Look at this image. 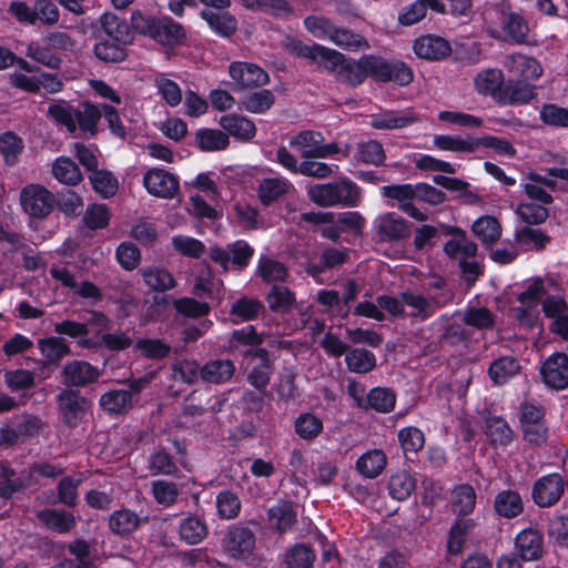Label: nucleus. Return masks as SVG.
Here are the masks:
<instances>
[{
	"instance_id": "f257e3e1",
	"label": "nucleus",
	"mask_w": 568,
	"mask_h": 568,
	"mask_svg": "<svg viewBox=\"0 0 568 568\" xmlns=\"http://www.w3.org/2000/svg\"><path fill=\"white\" fill-rule=\"evenodd\" d=\"M285 47L290 52L310 59L353 85L362 83L367 75L373 77V71L366 65L367 60H374L373 55L363 57L357 62L349 61L336 50L317 43L305 44L295 39H287Z\"/></svg>"
},
{
	"instance_id": "f03ea898",
	"label": "nucleus",
	"mask_w": 568,
	"mask_h": 568,
	"mask_svg": "<svg viewBox=\"0 0 568 568\" xmlns=\"http://www.w3.org/2000/svg\"><path fill=\"white\" fill-rule=\"evenodd\" d=\"M474 88L480 95L491 97L496 102L507 105L527 104L531 88L525 84H509L497 68L485 69L474 78Z\"/></svg>"
},
{
	"instance_id": "7ed1b4c3",
	"label": "nucleus",
	"mask_w": 568,
	"mask_h": 568,
	"mask_svg": "<svg viewBox=\"0 0 568 568\" xmlns=\"http://www.w3.org/2000/svg\"><path fill=\"white\" fill-rule=\"evenodd\" d=\"M48 113L57 123L64 125L70 133H75L79 130L84 135L93 136L98 131L102 108L99 109L90 102H84L82 110H78L60 101L52 103Z\"/></svg>"
},
{
	"instance_id": "20e7f679",
	"label": "nucleus",
	"mask_w": 568,
	"mask_h": 568,
	"mask_svg": "<svg viewBox=\"0 0 568 568\" xmlns=\"http://www.w3.org/2000/svg\"><path fill=\"white\" fill-rule=\"evenodd\" d=\"M131 26L139 33L149 36L162 45L175 47L183 42L185 31L182 26L170 17L154 18L134 11L131 16Z\"/></svg>"
},
{
	"instance_id": "39448f33",
	"label": "nucleus",
	"mask_w": 568,
	"mask_h": 568,
	"mask_svg": "<svg viewBox=\"0 0 568 568\" xmlns=\"http://www.w3.org/2000/svg\"><path fill=\"white\" fill-rule=\"evenodd\" d=\"M503 67L516 79L509 80V84H525L531 88V97L527 100V103L536 99L537 87L535 82L544 74V67L538 59L521 52H514L505 57Z\"/></svg>"
},
{
	"instance_id": "423d86ee",
	"label": "nucleus",
	"mask_w": 568,
	"mask_h": 568,
	"mask_svg": "<svg viewBox=\"0 0 568 568\" xmlns=\"http://www.w3.org/2000/svg\"><path fill=\"white\" fill-rule=\"evenodd\" d=\"M54 203L53 193L40 184H28L20 192L22 210L32 217L42 219L49 215Z\"/></svg>"
},
{
	"instance_id": "0eeeda50",
	"label": "nucleus",
	"mask_w": 568,
	"mask_h": 568,
	"mask_svg": "<svg viewBox=\"0 0 568 568\" xmlns=\"http://www.w3.org/2000/svg\"><path fill=\"white\" fill-rule=\"evenodd\" d=\"M374 235L381 242H397L409 236V223L395 212L378 214L372 223Z\"/></svg>"
},
{
	"instance_id": "6e6552de",
	"label": "nucleus",
	"mask_w": 568,
	"mask_h": 568,
	"mask_svg": "<svg viewBox=\"0 0 568 568\" xmlns=\"http://www.w3.org/2000/svg\"><path fill=\"white\" fill-rule=\"evenodd\" d=\"M545 294L544 282L538 278L518 296L519 305L514 307L516 318L525 326H532L538 320L539 301Z\"/></svg>"
},
{
	"instance_id": "1a4fd4ad",
	"label": "nucleus",
	"mask_w": 568,
	"mask_h": 568,
	"mask_svg": "<svg viewBox=\"0 0 568 568\" xmlns=\"http://www.w3.org/2000/svg\"><path fill=\"white\" fill-rule=\"evenodd\" d=\"M366 65L373 71V78L378 81H393L399 85H407L414 78L412 69L400 61L387 62L374 57V60L366 61Z\"/></svg>"
},
{
	"instance_id": "9d476101",
	"label": "nucleus",
	"mask_w": 568,
	"mask_h": 568,
	"mask_svg": "<svg viewBox=\"0 0 568 568\" xmlns=\"http://www.w3.org/2000/svg\"><path fill=\"white\" fill-rule=\"evenodd\" d=\"M225 551L235 559L248 561L253 557L255 536L245 527H232L223 541Z\"/></svg>"
},
{
	"instance_id": "9b49d317",
	"label": "nucleus",
	"mask_w": 568,
	"mask_h": 568,
	"mask_svg": "<svg viewBox=\"0 0 568 568\" xmlns=\"http://www.w3.org/2000/svg\"><path fill=\"white\" fill-rule=\"evenodd\" d=\"M565 490V481L559 474H548L537 479L532 486V500L539 507H550L558 503Z\"/></svg>"
},
{
	"instance_id": "f8f14e48",
	"label": "nucleus",
	"mask_w": 568,
	"mask_h": 568,
	"mask_svg": "<svg viewBox=\"0 0 568 568\" xmlns=\"http://www.w3.org/2000/svg\"><path fill=\"white\" fill-rule=\"evenodd\" d=\"M143 184L151 195L161 199H172L179 191L178 178L160 168L148 170L143 176Z\"/></svg>"
},
{
	"instance_id": "ddd939ff",
	"label": "nucleus",
	"mask_w": 568,
	"mask_h": 568,
	"mask_svg": "<svg viewBox=\"0 0 568 568\" xmlns=\"http://www.w3.org/2000/svg\"><path fill=\"white\" fill-rule=\"evenodd\" d=\"M540 373L547 386L565 389L568 386V356L564 353L549 356L544 362Z\"/></svg>"
},
{
	"instance_id": "4468645a",
	"label": "nucleus",
	"mask_w": 568,
	"mask_h": 568,
	"mask_svg": "<svg viewBox=\"0 0 568 568\" xmlns=\"http://www.w3.org/2000/svg\"><path fill=\"white\" fill-rule=\"evenodd\" d=\"M545 316L551 320L550 331L568 339V305L561 296H548L542 302Z\"/></svg>"
},
{
	"instance_id": "2eb2a0df",
	"label": "nucleus",
	"mask_w": 568,
	"mask_h": 568,
	"mask_svg": "<svg viewBox=\"0 0 568 568\" xmlns=\"http://www.w3.org/2000/svg\"><path fill=\"white\" fill-rule=\"evenodd\" d=\"M229 73L235 85L244 89L262 87L268 82V74L258 65L247 62H233L229 67Z\"/></svg>"
},
{
	"instance_id": "dca6fc26",
	"label": "nucleus",
	"mask_w": 568,
	"mask_h": 568,
	"mask_svg": "<svg viewBox=\"0 0 568 568\" xmlns=\"http://www.w3.org/2000/svg\"><path fill=\"white\" fill-rule=\"evenodd\" d=\"M413 49L418 58L426 60H440L452 52L450 44L446 39L432 34L417 38Z\"/></svg>"
},
{
	"instance_id": "f3484780",
	"label": "nucleus",
	"mask_w": 568,
	"mask_h": 568,
	"mask_svg": "<svg viewBox=\"0 0 568 568\" xmlns=\"http://www.w3.org/2000/svg\"><path fill=\"white\" fill-rule=\"evenodd\" d=\"M59 406L64 420L75 425L89 409V402L73 390H63L59 396Z\"/></svg>"
},
{
	"instance_id": "a211bd4d",
	"label": "nucleus",
	"mask_w": 568,
	"mask_h": 568,
	"mask_svg": "<svg viewBox=\"0 0 568 568\" xmlns=\"http://www.w3.org/2000/svg\"><path fill=\"white\" fill-rule=\"evenodd\" d=\"M515 545L524 560H536L542 554V537L532 528L521 530L516 537Z\"/></svg>"
},
{
	"instance_id": "6ab92c4d",
	"label": "nucleus",
	"mask_w": 568,
	"mask_h": 568,
	"mask_svg": "<svg viewBox=\"0 0 568 568\" xmlns=\"http://www.w3.org/2000/svg\"><path fill=\"white\" fill-rule=\"evenodd\" d=\"M523 187L531 201L549 204L552 201L550 191H554L556 183L552 180L539 174L530 173L523 182Z\"/></svg>"
},
{
	"instance_id": "aec40b11",
	"label": "nucleus",
	"mask_w": 568,
	"mask_h": 568,
	"mask_svg": "<svg viewBox=\"0 0 568 568\" xmlns=\"http://www.w3.org/2000/svg\"><path fill=\"white\" fill-rule=\"evenodd\" d=\"M219 123L230 135L242 141L253 139L256 133L255 124L242 115L226 114L221 116Z\"/></svg>"
},
{
	"instance_id": "412c9836",
	"label": "nucleus",
	"mask_w": 568,
	"mask_h": 568,
	"mask_svg": "<svg viewBox=\"0 0 568 568\" xmlns=\"http://www.w3.org/2000/svg\"><path fill=\"white\" fill-rule=\"evenodd\" d=\"M63 375L67 384L82 386L97 381L99 372L88 362L73 361L64 366Z\"/></svg>"
},
{
	"instance_id": "4be33fe9",
	"label": "nucleus",
	"mask_w": 568,
	"mask_h": 568,
	"mask_svg": "<svg viewBox=\"0 0 568 568\" xmlns=\"http://www.w3.org/2000/svg\"><path fill=\"white\" fill-rule=\"evenodd\" d=\"M387 465V457L381 449H371L356 460L357 471L365 478H376Z\"/></svg>"
},
{
	"instance_id": "5701e85b",
	"label": "nucleus",
	"mask_w": 568,
	"mask_h": 568,
	"mask_svg": "<svg viewBox=\"0 0 568 568\" xmlns=\"http://www.w3.org/2000/svg\"><path fill=\"white\" fill-rule=\"evenodd\" d=\"M294 189L293 184L284 178H267L260 182L257 187L258 200L267 205Z\"/></svg>"
},
{
	"instance_id": "b1692460",
	"label": "nucleus",
	"mask_w": 568,
	"mask_h": 568,
	"mask_svg": "<svg viewBox=\"0 0 568 568\" xmlns=\"http://www.w3.org/2000/svg\"><path fill=\"white\" fill-rule=\"evenodd\" d=\"M471 231L484 245L495 244L500 239L503 232L499 221L491 215L478 217L473 223Z\"/></svg>"
},
{
	"instance_id": "393cba45",
	"label": "nucleus",
	"mask_w": 568,
	"mask_h": 568,
	"mask_svg": "<svg viewBox=\"0 0 568 568\" xmlns=\"http://www.w3.org/2000/svg\"><path fill=\"white\" fill-rule=\"evenodd\" d=\"M195 144L203 152L225 150L230 144L229 134L217 129H200L195 133Z\"/></svg>"
},
{
	"instance_id": "a878e982",
	"label": "nucleus",
	"mask_w": 568,
	"mask_h": 568,
	"mask_svg": "<svg viewBox=\"0 0 568 568\" xmlns=\"http://www.w3.org/2000/svg\"><path fill=\"white\" fill-rule=\"evenodd\" d=\"M416 121L408 112L384 111L372 115L369 124L378 130H393L405 128Z\"/></svg>"
},
{
	"instance_id": "bb28decb",
	"label": "nucleus",
	"mask_w": 568,
	"mask_h": 568,
	"mask_svg": "<svg viewBox=\"0 0 568 568\" xmlns=\"http://www.w3.org/2000/svg\"><path fill=\"white\" fill-rule=\"evenodd\" d=\"M523 509V499L517 491L506 489L495 497V510L501 517L514 518L521 514Z\"/></svg>"
},
{
	"instance_id": "cd10ccee",
	"label": "nucleus",
	"mask_w": 568,
	"mask_h": 568,
	"mask_svg": "<svg viewBox=\"0 0 568 568\" xmlns=\"http://www.w3.org/2000/svg\"><path fill=\"white\" fill-rule=\"evenodd\" d=\"M476 491L470 485L462 484L456 486L450 495L452 510L458 515L473 513L476 505Z\"/></svg>"
},
{
	"instance_id": "c85d7f7f",
	"label": "nucleus",
	"mask_w": 568,
	"mask_h": 568,
	"mask_svg": "<svg viewBox=\"0 0 568 568\" xmlns=\"http://www.w3.org/2000/svg\"><path fill=\"white\" fill-rule=\"evenodd\" d=\"M268 520L280 532L290 530L296 521V513L291 503L280 501L268 509Z\"/></svg>"
},
{
	"instance_id": "c756f323",
	"label": "nucleus",
	"mask_w": 568,
	"mask_h": 568,
	"mask_svg": "<svg viewBox=\"0 0 568 568\" xmlns=\"http://www.w3.org/2000/svg\"><path fill=\"white\" fill-rule=\"evenodd\" d=\"M102 33L100 37L110 38L120 43H131L128 24L113 13H104L101 19Z\"/></svg>"
},
{
	"instance_id": "7c9ffc66",
	"label": "nucleus",
	"mask_w": 568,
	"mask_h": 568,
	"mask_svg": "<svg viewBox=\"0 0 568 568\" xmlns=\"http://www.w3.org/2000/svg\"><path fill=\"white\" fill-rule=\"evenodd\" d=\"M140 523L141 519L138 514L126 508L113 511L109 519L110 529L119 536L132 534L136 530Z\"/></svg>"
},
{
	"instance_id": "2f4dec72",
	"label": "nucleus",
	"mask_w": 568,
	"mask_h": 568,
	"mask_svg": "<svg viewBox=\"0 0 568 568\" xmlns=\"http://www.w3.org/2000/svg\"><path fill=\"white\" fill-rule=\"evenodd\" d=\"M235 366L229 359H215L206 363L201 369V377L209 383L227 382L234 374Z\"/></svg>"
},
{
	"instance_id": "473e14b6",
	"label": "nucleus",
	"mask_w": 568,
	"mask_h": 568,
	"mask_svg": "<svg viewBox=\"0 0 568 568\" xmlns=\"http://www.w3.org/2000/svg\"><path fill=\"white\" fill-rule=\"evenodd\" d=\"M519 372V364L511 356H503L495 359L488 369L490 379L495 385L506 384Z\"/></svg>"
},
{
	"instance_id": "72a5a7b5",
	"label": "nucleus",
	"mask_w": 568,
	"mask_h": 568,
	"mask_svg": "<svg viewBox=\"0 0 568 568\" xmlns=\"http://www.w3.org/2000/svg\"><path fill=\"white\" fill-rule=\"evenodd\" d=\"M38 347L41 355L50 364H58L64 356L69 355L70 347L62 337L50 336L39 339Z\"/></svg>"
},
{
	"instance_id": "f704fd0d",
	"label": "nucleus",
	"mask_w": 568,
	"mask_h": 568,
	"mask_svg": "<svg viewBox=\"0 0 568 568\" xmlns=\"http://www.w3.org/2000/svg\"><path fill=\"white\" fill-rule=\"evenodd\" d=\"M179 532L186 544L196 545L206 537L207 526L202 518L189 516L181 521Z\"/></svg>"
},
{
	"instance_id": "c9c22d12",
	"label": "nucleus",
	"mask_w": 568,
	"mask_h": 568,
	"mask_svg": "<svg viewBox=\"0 0 568 568\" xmlns=\"http://www.w3.org/2000/svg\"><path fill=\"white\" fill-rule=\"evenodd\" d=\"M129 43H120L116 40L100 37L94 45V53L98 59L105 62H120L126 55V45Z\"/></svg>"
},
{
	"instance_id": "e433bc0d",
	"label": "nucleus",
	"mask_w": 568,
	"mask_h": 568,
	"mask_svg": "<svg viewBox=\"0 0 568 568\" xmlns=\"http://www.w3.org/2000/svg\"><path fill=\"white\" fill-rule=\"evenodd\" d=\"M323 136L318 132L303 131L290 140V146L304 158H316Z\"/></svg>"
},
{
	"instance_id": "4c0bfd02",
	"label": "nucleus",
	"mask_w": 568,
	"mask_h": 568,
	"mask_svg": "<svg viewBox=\"0 0 568 568\" xmlns=\"http://www.w3.org/2000/svg\"><path fill=\"white\" fill-rule=\"evenodd\" d=\"M201 17L207 22L215 33L222 37L233 34L237 27L236 19L229 12H213L204 10L201 12Z\"/></svg>"
},
{
	"instance_id": "58836bf2",
	"label": "nucleus",
	"mask_w": 568,
	"mask_h": 568,
	"mask_svg": "<svg viewBox=\"0 0 568 568\" xmlns=\"http://www.w3.org/2000/svg\"><path fill=\"white\" fill-rule=\"evenodd\" d=\"M54 332L60 335H67L72 338H79L78 344L81 347H97V342L88 337L89 328L85 323L73 321H62L54 324Z\"/></svg>"
},
{
	"instance_id": "ea45409f",
	"label": "nucleus",
	"mask_w": 568,
	"mask_h": 568,
	"mask_svg": "<svg viewBox=\"0 0 568 568\" xmlns=\"http://www.w3.org/2000/svg\"><path fill=\"white\" fill-rule=\"evenodd\" d=\"M53 176L63 184L75 185L82 180L78 165L69 158L60 156L52 165Z\"/></svg>"
},
{
	"instance_id": "a19ab883",
	"label": "nucleus",
	"mask_w": 568,
	"mask_h": 568,
	"mask_svg": "<svg viewBox=\"0 0 568 568\" xmlns=\"http://www.w3.org/2000/svg\"><path fill=\"white\" fill-rule=\"evenodd\" d=\"M416 488L415 479L409 473L402 470L393 474L389 478L388 490L392 498L406 500Z\"/></svg>"
},
{
	"instance_id": "79ce46f5",
	"label": "nucleus",
	"mask_w": 568,
	"mask_h": 568,
	"mask_svg": "<svg viewBox=\"0 0 568 568\" xmlns=\"http://www.w3.org/2000/svg\"><path fill=\"white\" fill-rule=\"evenodd\" d=\"M433 143L438 150L457 153H471L477 149V142H474V139H463L446 134L435 135Z\"/></svg>"
},
{
	"instance_id": "37998d69",
	"label": "nucleus",
	"mask_w": 568,
	"mask_h": 568,
	"mask_svg": "<svg viewBox=\"0 0 568 568\" xmlns=\"http://www.w3.org/2000/svg\"><path fill=\"white\" fill-rule=\"evenodd\" d=\"M100 405L110 414H122L131 407L132 396L129 390H111L101 396Z\"/></svg>"
},
{
	"instance_id": "c03bdc74",
	"label": "nucleus",
	"mask_w": 568,
	"mask_h": 568,
	"mask_svg": "<svg viewBox=\"0 0 568 568\" xmlns=\"http://www.w3.org/2000/svg\"><path fill=\"white\" fill-rule=\"evenodd\" d=\"M38 517L48 528L59 532L69 531L75 524L74 516L68 511L45 509Z\"/></svg>"
},
{
	"instance_id": "a18cd8bd",
	"label": "nucleus",
	"mask_w": 568,
	"mask_h": 568,
	"mask_svg": "<svg viewBox=\"0 0 568 568\" xmlns=\"http://www.w3.org/2000/svg\"><path fill=\"white\" fill-rule=\"evenodd\" d=\"M444 251L449 257L460 263L476 256L477 245L465 236H459L446 242Z\"/></svg>"
},
{
	"instance_id": "49530a36",
	"label": "nucleus",
	"mask_w": 568,
	"mask_h": 568,
	"mask_svg": "<svg viewBox=\"0 0 568 568\" xmlns=\"http://www.w3.org/2000/svg\"><path fill=\"white\" fill-rule=\"evenodd\" d=\"M144 283L153 291L164 292L175 286L172 274L160 267H148L142 270Z\"/></svg>"
},
{
	"instance_id": "de8ad7c7",
	"label": "nucleus",
	"mask_w": 568,
	"mask_h": 568,
	"mask_svg": "<svg viewBox=\"0 0 568 568\" xmlns=\"http://www.w3.org/2000/svg\"><path fill=\"white\" fill-rule=\"evenodd\" d=\"M346 365L355 373H367L376 366L375 355L364 348H354L346 354Z\"/></svg>"
},
{
	"instance_id": "09e8293b",
	"label": "nucleus",
	"mask_w": 568,
	"mask_h": 568,
	"mask_svg": "<svg viewBox=\"0 0 568 568\" xmlns=\"http://www.w3.org/2000/svg\"><path fill=\"white\" fill-rule=\"evenodd\" d=\"M253 357L260 361V365L254 367L248 374V382L255 388L262 390L270 382V366L267 352L265 349H257L253 354Z\"/></svg>"
},
{
	"instance_id": "8fccbe9b",
	"label": "nucleus",
	"mask_w": 568,
	"mask_h": 568,
	"mask_svg": "<svg viewBox=\"0 0 568 568\" xmlns=\"http://www.w3.org/2000/svg\"><path fill=\"white\" fill-rule=\"evenodd\" d=\"M23 148L22 139L13 132H6L0 135V154L7 164L13 165Z\"/></svg>"
},
{
	"instance_id": "3c124183",
	"label": "nucleus",
	"mask_w": 568,
	"mask_h": 568,
	"mask_svg": "<svg viewBox=\"0 0 568 568\" xmlns=\"http://www.w3.org/2000/svg\"><path fill=\"white\" fill-rule=\"evenodd\" d=\"M154 85L158 93L170 106H176L181 103L182 91L175 81L169 79L165 74H159L154 79Z\"/></svg>"
},
{
	"instance_id": "603ef678",
	"label": "nucleus",
	"mask_w": 568,
	"mask_h": 568,
	"mask_svg": "<svg viewBox=\"0 0 568 568\" xmlns=\"http://www.w3.org/2000/svg\"><path fill=\"white\" fill-rule=\"evenodd\" d=\"M403 302L409 308V315L425 320L434 310V303L420 294L403 293Z\"/></svg>"
},
{
	"instance_id": "864d4df0",
	"label": "nucleus",
	"mask_w": 568,
	"mask_h": 568,
	"mask_svg": "<svg viewBox=\"0 0 568 568\" xmlns=\"http://www.w3.org/2000/svg\"><path fill=\"white\" fill-rule=\"evenodd\" d=\"M314 551L305 545H295L285 555L287 568H313Z\"/></svg>"
},
{
	"instance_id": "5fc2aeb1",
	"label": "nucleus",
	"mask_w": 568,
	"mask_h": 568,
	"mask_svg": "<svg viewBox=\"0 0 568 568\" xmlns=\"http://www.w3.org/2000/svg\"><path fill=\"white\" fill-rule=\"evenodd\" d=\"M396 403L395 394L388 388L376 387L367 394V407L379 413L393 410Z\"/></svg>"
},
{
	"instance_id": "6e6d98bb",
	"label": "nucleus",
	"mask_w": 568,
	"mask_h": 568,
	"mask_svg": "<svg viewBox=\"0 0 568 568\" xmlns=\"http://www.w3.org/2000/svg\"><path fill=\"white\" fill-rule=\"evenodd\" d=\"M323 430L322 420L311 413L301 414L295 420V432L303 439H313Z\"/></svg>"
},
{
	"instance_id": "4d7b16f0",
	"label": "nucleus",
	"mask_w": 568,
	"mask_h": 568,
	"mask_svg": "<svg viewBox=\"0 0 568 568\" xmlns=\"http://www.w3.org/2000/svg\"><path fill=\"white\" fill-rule=\"evenodd\" d=\"M215 504L217 514L223 519H233L240 514L241 501L237 495L230 490L217 494Z\"/></svg>"
},
{
	"instance_id": "13d9d810",
	"label": "nucleus",
	"mask_w": 568,
	"mask_h": 568,
	"mask_svg": "<svg viewBox=\"0 0 568 568\" xmlns=\"http://www.w3.org/2000/svg\"><path fill=\"white\" fill-rule=\"evenodd\" d=\"M473 527L470 519H457L450 528L447 549L452 555H458L465 542L468 530Z\"/></svg>"
},
{
	"instance_id": "bf43d9fd",
	"label": "nucleus",
	"mask_w": 568,
	"mask_h": 568,
	"mask_svg": "<svg viewBox=\"0 0 568 568\" xmlns=\"http://www.w3.org/2000/svg\"><path fill=\"white\" fill-rule=\"evenodd\" d=\"M505 36L516 43H523L528 33V24L516 13L508 14L503 21Z\"/></svg>"
},
{
	"instance_id": "052dcab7",
	"label": "nucleus",
	"mask_w": 568,
	"mask_h": 568,
	"mask_svg": "<svg viewBox=\"0 0 568 568\" xmlns=\"http://www.w3.org/2000/svg\"><path fill=\"white\" fill-rule=\"evenodd\" d=\"M486 434L494 444L506 446L513 439V432L507 423L499 417H490L486 420Z\"/></svg>"
},
{
	"instance_id": "680f3d73",
	"label": "nucleus",
	"mask_w": 568,
	"mask_h": 568,
	"mask_svg": "<svg viewBox=\"0 0 568 568\" xmlns=\"http://www.w3.org/2000/svg\"><path fill=\"white\" fill-rule=\"evenodd\" d=\"M93 189L103 197H110L115 194L119 183L118 179L109 171H94L90 175Z\"/></svg>"
},
{
	"instance_id": "e2e57ef3",
	"label": "nucleus",
	"mask_w": 568,
	"mask_h": 568,
	"mask_svg": "<svg viewBox=\"0 0 568 568\" xmlns=\"http://www.w3.org/2000/svg\"><path fill=\"white\" fill-rule=\"evenodd\" d=\"M263 310V305L257 300L241 298L232 305L231 315L234 322L251 321L255 318Z\"/></svg>"
},
{
	"instance_id": "0e129e2a",
	"label": "nucleus",
	"mask_w": 568,
	"mask_h": 568,
	"mask_svg": "<svg viewBox=\"0 0 568 568\" xmlns=\"http://www.w3.org/2000/svg\"><path fill=\"white\" fill-rule=\"evenodd\" d=\"M547 204L541 202H523L517 206V214L528 224H538L544 222L548 216Z\"/></svg>"
},
{
	"instance_id": "69168bd1",
	"label": "nucleus",
	"mask_w": 568,
	"mask_h": 568,
	"mask_svg": "<svg viewBox=\"0 0 568 568\" xmlns=\"http://www.w3.org/2000/svg\"><path fill=\"white\" fill-rule=\"evenodd\" d=\"M266 300L271 310L280 313L288 312L294 304L293 293L283 286H273Z\"/></svg>"
},
{
	"instance_id": "338daca9",
	"label": "nucleus",
	"mask_w": 568,
	"mask_h": 568,
	"mask_svg": "<svg viewBox=\"0 0 568 568\" xmlns=\"http://www.w3.org/2000/svg\"><path fill=\"white\" fill-rule=\"evenodd\" d=\"M221 286L222 282L213 276L212 271L209 267H203L195 278L193 292L200 296H213Z\"/></svg>"
},
{
	"instance_id": "774afa93",
	"label": "nucleus",
	"mask_w": 568,
	"mask_h": 568,
	"mask_svg": "<svg viewBox=\"0 0 568 568\" xmlns=\"http://www.w3.org/2000/svg\"><path fill=\"white\" fill-rule=\"evenodd\" d=\"M398 440L405 452L417 453L424 447L423 432L414 426H407L398 432Z\"/></svg>"
}]
</instances>
